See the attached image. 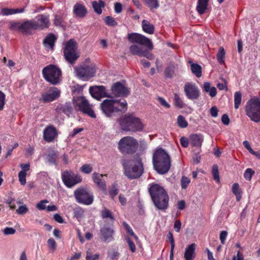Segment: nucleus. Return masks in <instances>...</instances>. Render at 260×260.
Returning a JSON list of instances; mask_svg holds the SVG:
<instances>
[{
	"instance_id": "nucleus-1",
	"label": "nucleus",
	"mask_w": 260,
	"mask_h": 260,
	"mask_svg": "<svg viewBox=\"0 0 260 260\" xmlns=\"http://www.w3.org/2000/svg\"><path fill=\"white\" fill-rule=\"evenodd\" d=\"M127 39L132 43H137L146 47L147 49L143 50L142 47L137 45H133L129 47V52L133 55H136L140 57H145L149 60L154 58L152 53L148 50L153 49V45L151 40L144 35L138 33L128 34Z\"/></svg>"
},
{
	"instance_id": "nucleus-2",
	"label": "nucleus",
	"mask_w": 260,
	"mask_h": 260,
	"mask_svg": "<svg viewBox=\"0 0 260 260\" xmlns=\"http://www.w3.org/2000/svg\"><path fill=\"white\" fill-rule=\"evenodd\" d=\"M124 174L131 179L139 178L143 173L144 167L141 157L136 155L130 160L123 159L121 161Z\"/></svg>"
},
{
	"instance_id": "nucleus-3",
	"label": "nucleus",
	"mask_w": 260,
	"mask_h": 260,
	"mask_svg": "<svg viewBox=\"0 0 260 260\" xmlns=\"http://www.w3.org/2000/svg\"><path fill=\"white\" fill-rule=\"evenodd\" d=\"M154 169L160 174H165L170 169L171 160L170 155L162 148L156 149L152 156Z\"/></svg>"
},
{
	"instance_id": "nucleus-4",
	"label": "nucleus",
	"mask_w": 260,
	"mask_h": 260,
	"mask_svg": "<svg viewBox=\"0 0 260 260\" xmlns=\"http://www.w3.org/2000/svg\"><path fill=\"white\" fill-rule=\"evenodd\" d=\"M119 123L121 128L125 131L140 132L144 128L140 119L133 114L124 115L119 119Z\"/></svg>"
},
{
	"instance_id": "nucleus-5",
	"label": "nucleus",
	"mask_w": 260,
	"mask_h": 260,
	"mask_svg": "<svg viewBox=\"0 0 260 260\" xmlns=\"http://www.w3.org/2000/svg\"><path fill=\"white\" fill-rule=\"evenodd\" d=\"M101 108L106 116L110 117L115 112H117L122 110L126 111L127 110V103L124 99L122 101L118 100L106 99L101 104Z\"/></svg>"
},
{
	"instance_id": "nucleus-6",
	"label": "nucleus",
	"mask_w": 260,
	"mask_h": 260,
	"mask_svg": "<svg viewBox=\"0 0 260 260\" xmlns=\"http://www.w3.org/2000/svg\"><path fill=\"white\" fill-rule=\"evenodd\" d=\"M76 76L79 79L88 81L93 77L96 72V67L91 63H83L74 67Z\"/></svg>"
},
{
	"instance_id": "nucleus-7",
	"label": "nucleus",
	"mask_w": 260,
	"mask_h": 260,
	"mask_svg": "<svg viewBox=\"0 0 260 260\" xmlns=\"http://www.w3.org/2000/svg\"><path fill=\"white\" fill-rule=\"evenodd\" d=\"M245 111L251 120L260 122V100L253 98L249 100L245 107Z\"/></svg>"
},
{
	"instance_id": "nucleus-8",
	"label": "nucleus",
	"mask_w": 260,
	"mask_h": 260,
	"mask_svg": "<svg viewBox=\"0 0 260 260\" xmlns=\"http://www.w3.org/2000/svg\"><path fill=\"white\" fill-rule=\"evenodd\" d=\"M44 79L53 85L59 83L61 79L60 70L53 64H50L45 67L42 71Z\"/></svg>"
},
{
	"instance_id": "nucleus-9",
	"label": "nucleus",
	"mask_w": 260,
	"mask_h": 260,
	"mask_svg": "<svg viewBox=\"0 0 260 260\" xmlns=\"http://www.w3.org/2000/svg\"><path fill=\"white\" fill-rule=\"evenodd\" d=\"M138 146L136 139L130 136L121 139L118 143V149L123 154H132L136 152Z\"/></svg>"
},
{
	"instance_id": "nucleus-10",
	"label": "nucleus",
	"mask_w": 260,
	"mask_h": 260,
	"mask_svg": "<svg viewBox=\"0 0 260 260\" xmlns=\"http://www.w3.org/2000/svg\"><path fill=\"white\" fill-rule=\"evenodd\" d=\"M9 28L13 31L18 30L25 35H31L32 30H37L34 20H27L22 23L10 22Z\"/></svg>"
},
{
	"instance_id": "nucleus-11",
	"label": "nucleus",
	"mask_w": 260,
	"mask_h": 260,
	"mask_svg": "<svg viewBox=\"0 0 260 260\" xmlns=\"http://www.w3.org/2000/svg\"><path fill=\"white\" fill-rule=\"evenodd\" d=\"M77 49V43L73 39L70 40L66 43L63 49L64 55L66 60L71 64H74L79 57Z\"/></svg>"
},
{
	"instance_id": "nucleus-12",
	"label": "nucleus",
	"mask_w": 260,
	"mask_h": 260,
	"mask_svg": "<svg viewBox=\"0 0 260 260\" xmlns=\"http://www.w3.org/2000/svg\"><path fill=\"white\" fill-rule=\"evenodd\" d=\"M74 196L78 203L89 205L93 201V196L87 189L80 187L74 191Z\"/></svg>"
},
{
	"instance_id": "nucleus-13",
	"label": "nucleus",
	"mask_w": 260,
	"mask_h": 260,
	"mask_svg": "<svg viewBox=\"0 0 260 260\" xmlns=\"http://www.w3.org/2000/svg\"><path fill=\"white\" fill-rule=\"evenodd\" d=\"M61 179L64 184L69 188H71L82 181V178L72 171L66 170L61 173Z\"/></svg>"
},
{
	"instance_id": "nucleus-14",
	"label": "nucleus",
	"mask_w": 260,
	"mask_h": 260,
	"mask_svg": "<svg viewBox=\"0 0 260 260\" xmlns=\"http://www.w3.org/2000/svg\"><path fill=\"white\" fill-rule=\"evenodd\" d=\"M184 92L186 98L190 100H198L200 96V89L194 83H186L184 86Z\"/></svg>"
},
{
	"instance_id": "nucleus-15",
	"label": "nucleus",
	"mask_w": 260,
	"mask_h": 260,
	"mask_svg": "<svg viewBox=\"0 0 260 260\" xmlns=\"http://www.w3.org/2000/svg\"><path fill=\"white\" fill-rule=\"evenodd\" d=\"M77 106L79 109L84 114H86L92 118H95L96 115L92 109L91 105L84 96H81L77 99Z\"/></svg>"
},
{
	"instance_id": "nucleus-16",
	"label": "nucleus",
	"mask_w": 260,
	"mask_h": 260,
	"mask_svg": "<svg viewBox=\"0 0 260 260\" xmlns=\"http://www.w3.org/2000/svg\"><path fill=\"white\" fill-rule=\"evenodd\" d=\"M60 91L56 87H51L43 92L40 101L43 103H49L58 98Z\"/></svg>"
},
{
	"instance_id": "nucleus-17",
	"label": "nucleus",
	"mask_w": 260,
	"mask_h": 260,
	"mask_svg": "<svg viewBox=\"0 0 260 260\" xmlns=\"http://www.w3.org/2000/svg\"><path fill=\"white\" fill-rule=\"evenodd\" d=\"M89 92L94 99L100 100L105 97H110L104 86H94L89 88Z\"/></svg>"
},
{
	"instance_id": "nucleus-18",
	"label": "nucleus",
	"mask_w": 260,
	"mask_h": 260,
	"mask_svg": "<svg viewBox=\"0 0 260 260\" xmlns=\"http://www.w3.org/2000/svg\"><path fill=\"white\" fill-rule=\"evenodd\" d=\"M112 92L116 96H127L130 93L129 90L121 82L114 83L111 88Z\"/></svg>"
},
{
	"instance_id": "nucleus-19",
	"label": "nucleus",
	"mask_w": 260,
	"mask_h": 260,
	"mask_svg": "<svg viewBox=\"0 0 260 260\" xmlns=\"http://www.w3.org/2000/svg\"><path fill=\"white\" fill-rule=\"evenodd\" d=\"M148 190L152 200H156L158 197L168 193L162 186L157 184H151Z\"/></svg>"
},
{
	"instance_id": "nucleus-20",
	"label": "nucleus",
	"mask_w": 260,
	"mask_h": 260,
	"mask_svg": "<svg viewBox=\"0 0 260 260\" xmlns=\"http://www.w3.org/2000/svg\"><path fill=\"white\" fill-rule=\"evenodd\" d=\"M169 196L168 193L157 198L156 200H152L155 207L160 210H165L169 206Z\"/></svg>"
},
{
	"instance_id": "nucleus-21",
	"label": "nucleus",
	"mask_w": 260,
	"mask_h": 260,
	"mask_svg": "<svg viewBox=\"0 0 260 260\" xmlns=\"http://www.w3.org/2000/svg\"><path fill=\"white\" fill-rule=\"evenodd\" d=\"M36 18L37 20H35L36 29L43 30L49 27L50 22L48 15L41 14L39 15Z\"/></svg>"
},
{
	"instance_id": "nucleus-22",
	"label": "nucleus",
	"mask_w": 260,
	"mask_h": 260,
	"mask_svg": "<svg viewBox=\"0 0 260 260\" xmlns=\"http://www.w3.org/2000/svg\"><path fill=\"white\" fill-rule=\"evenodd\" d=\"M57 137V130L53 125L47 126L44 130L43 138L46 142H53Z\"/></svg>"
},
{
	"instance_id": "nucleus-23",
	"label": "nucleus",
	"mask_w": 260,
	"mask_h": 260,
	"mask_svg": "<svg viewBox=\"0 0 260 260\" xmlns=\"http://www.w3.org/2000/svg\"><path fill=\"white\" fill-rule=\"evenodd\" d=\"M114 230L108 226L104 225L100 229V238L106 242H109L113 239Z\"/></svg>"
},
{
	"instance_id": "nucleus-24",
	"label": "nucleus",
	"mask_w": 260,
	"mask_h": 260,
	"mask_svg": "<svg viewBox=\"0 0 260 260\" xmlns=\"http://www.w3.org/2000/svg\"><path fill=\"white\" fill-rule=\"evenodd\" d=\"M104 176H107V175L100 174L99 173L94 172L92 174V180L94 183L101 190L104 192H106L107 187L106 182L103 179Z\"/></svg>"
},
{
	"instance_id": "nucleus-25",
	"label": "nucleus",
	"mask_w": 260,
	"mask_h": 260,
	"mask_svg": "<svg viewBox=\"0 0 260 260\" xmlns=\"http://www.w3.org/2000/svg\"><path fill=\"white\" fill-rule=\"evenodd\" d=\"M196 247L197 245L195 243H192L186 246L184 254L185 260H193L196 255Z\"/></svg>"
},
{
	"instance_id": "nucleus-26",
	"label": "nucleus",
	"mask_w": 260,
	"mask_h": 260,
	"mask_svg": "<svg viewBox=\"0 0 260 260\" xmlns=\"http://www.w3.org/2000/svg\"><path fill=\"white\" fill-rule=\"evenodd\" d=\"M56 111L57 113L62 112L68 116L72 114L73 109L72 104L70 102L64 104H60L56 108Z\"/></svg>"
},
{
	"instance_id": "nucleus-27",
	"label": "nucleus",
	"mask_w": 260,
	"mask_h": 260,
	"mask_svg": "<svg viewBox=\"0 0 260 260\" xmlns=\"http://www.w3.org/2000/svg\"><path fill=\"white\" fill-rule=\"evenodd\" d=\"M73 12L76 16L80 18L84 17L87 14L86 8L80 3H76L74 5Z\"/></svg>"
},
{
	"instance_id": "nucleus-28",
	"label": "nucleus",
	"mask_w": 260,
	"mask_h": 260,
	"mask_svg": "<svg viewBox=\"0 0 260 260\" xmlns=\"http://www.w3.org/2000/svg\"><path fill=\"white\" fill-rule=\"evenodd\" d=\"M178 65L174 62H170L169 66L166 68L164 73L166 78H171L175 74V71L178 68Z\"/></svg>"
},
{
	"instance_id": "nucleus-29",
	"label": "nucleus",
	"mask_w": 260,
	"mask_h": 260,
	"mask_svg": "<svg viewBox=\"0 0 260 260\" xmlns=\"http://www.w3.org/2000/svg\"><path fill=\"white\" fill-rule=\"evenodd\" d=\"M191 144L195 147H201L203 141V136L200 134H192L190 136Z\"/></svg>"
},
{
	"instance_id": "nucleus-30",
	"label": "nucleus",
	"mask_w": 260,
	"mask_h": 260,
	"mask_svg": "<svg viewBox=\"0 0 260 260\" xmlns=\"http://www.w3.org/2000/svg\"><path fill=\"white\" fill-rule=\"evenodd\" d=\"M142 27L143 30L146 33L150 35L154 34V26L149 21L143 20L142 22Z\"/></svg>"
},
{
	"instance_id": "nucleus-31",
	"label": "nucleus",
	"mask_w": 260,
	"mask_h": 260,
	"mask_svg": "<svg viewBox=\"0 0 260 260\" xmlns=\"http://www.w3.org/2000/svg\"><path fill=\"white\" fill-rule=\"evenodd\" d=\"M209 0H198L197 10L198 12L202 15L205 12L207 9Z\"/></svg>"
},
{
	"instance_id": "nucleus-32",
	"label": "nucleus",
	"mask_w": 260,
	"mask_h": 260,
	"mask_svg": "<svg viewBox=\"0 0 260 260\" xmlns=\"http://www.w3.org/2000/svg\"><path fill=\"white\" fill-rule=\"evenodd\" d=\"M55 40L56 38L55 36L52 34H50L45 38L43 41V43L45 47H49L51 48H53Z\"/></svg>"
},
{
	"instance_id": "nucleus-33",
	"label": "nucleus",
	"mask_w": 260,
	"mask_h": 260,
	"mask_svg": "<svg viewBox=\"0 0 260 260\" xmlns=\"http://www.w3.org/2000/svg\"><path fill=\"white\" fill-rule=\"evenodd\" d=\"M94 11L98 14H101L102 12V8H104L105 3L104 1L100 0L99 2L93 1L92 3Z\"/></svg>"
},
{
	"instance_id": "nucleus-34",
	"label": "nucleus",
	"mask_w": 260,
	"mask_h": 260,
	"mask_svg": "<svg viewBox=\"0 0 260 260\" xmlns=\"http://www.w3.org/2000/svg\"><path fill=\"white\" fill-rule=\"evenodd\" d=\"M58 155V153L57 152L52 149H49L48 151L47 159L49 162L55 164Z\"/></svg>"
},
{
	"instance_id": "nucleus-35",
	"label": "nucleus",
	"mask_w": 260,
	"mask_h": 260,
	"mask_svg": "<svg viewBox=\"0 0 260 260\" xmlns=\"http://www.w3.org/2000/svg\"><path fill=\"white\" fill-rule=\"evenodd\" d=\"M191 70L192 73L197 77L199 78L202 76V67L197 63H192L191 64Z\"/></svg>"
},
{
	"instance_id": "nucleus-36",
	"label": "nucleus",
	"mask_w": 260,
	"mask_h": 260,
	"mask_svg": "<svg viewBox=\"0 0 260 260\" xmlns=\"http://www.w3.org/2000/svg\"><path fill=\"white\" fill-rule=\"evenodd\" d=\"M242 102V93L240 91H236L234 94V107L238 109Z\"/></svg>"
},
{
	"instance_id": "nucleus-37",
	"label": "nucleus",
	"mask_w": 260,
	"mask_h": 260,
	"mask_svg": "<svg viewBox=\"0 0 260 260\" xmlns=\"http://www.w3.org/2000/svg\"><path fill=\"white\" fill-rule=\"evenodd\" d=\"M225 52L223 47H220L217 53V59L220 64L224 63Z\"/></svg>"
},
{
	"instance_id": "nucleus-38",
	"label": "nucleus",
	"mask_w": 260,
	"mask_h": 260,
	"mask_svg": "<svg viewBox=\"0 0 260 260\" xmlns=\"http://www.w3.org/2000/svg\"><path fill=\"white\" fill-rule=\"evenodd\" d=\"M174 105L175 107L179 109H182L184 107V103L179 95L177 93L174 94Z\"/></svg>"
},
{
	"instance_id": "nucleus-39",
	"label": "nucleus",
	"mask_w": 260,
	"mask_h": 260,
	"mask_svg": "<svg viewBox=\"0 0 260 260\" xmlns=\"http://www.w3.org/2000/svg\"><path fill=\"white\" fill-rule=\"evenodd\" d=\"M101 216L103 219L110 218L112 221L114 220V217L112 215L111 211L106 208H104L101 211Z\"/></svg>"
},
{
	"instance_id": "nucleus-40",
	"label": "nucleus",
	"mask_w": 260,
	"mask_h": 260,
	"mask_svg": "<svg viewBox=\"0 0 260 260\" xmlns=\"http://www.w3.org/2000/svg\"><path fill=\"white\" fill-rule=\"evenodd\" d=\"M119 189L118 188V185L116 183H114L109 189V193L110 197L114 199L115 197L118 194Z\"/></svg>"
},
{
	"instance_id": "nucleus-41",
	"label": "nucleus",
	"mask_w": 260,
	"mask_h": 260,
	"mask_svg": "<svg viewBox=\"0 0 260 260\" xmlns=\"http://www.w3.org/2000/svg\"><path fill=\"white\" fill-rule=\"evenodd\" d=\"M212 173L214 179L217 182L220 181V178L218 171V167L217 165H214L212 167Z\"/></svg>"
},
{
	"instance_id": "nucleus-42",
	"label": "nucleus",
	"mask_w": 260,
	"mask_h": 260,
	"mask_svg": "<svg viewBox=\"0 0 260 260\" xmlns=\"http://www.w3.org/2000/svg\"><path fill=\"white\" fill-rule=\"evenodd\" d=\"M177 123L178 126L181 128H185L188 125L187 122L186 121L185 118L182 115L178 116Z\"/></svg>"
},
{
	"instance_id": "nucleus-43",
	"label": "nucleus",
	"mask_w": 260,
	"mask_h": 260,
	"mask_svg": "<svg viewBox=\"0 0 260 260\" xmlns=\"http://www.w3.org/2000/svg\"><path fill=\"white\" fill-rule=\"evenodd\" d=\"M119 256V252L115 249L110 250L108 252V257L110 258L111 260L117 259Z\"/></svg>"
},
{
	"instance_id": "nucleus-44",
	"label": "nucleus",
	"mask_w": 260,
	"mask_h": 260,
	"mask_svg": "<svg viewBox=\"0 0 260 260\" xmlns=\"http://www.w3.org/2000/svg\"><path fill=\"white\" fill-rule=\"evenodd\" d=\"M80 171L86 174L90 173L92 171V167L89 164L83 165L80 168Z\"/></svg>"
},
{
	"instance_id": "nucleus-45",
	"label": "nucleus",
	"mask_w": 260,
	"mask_h": 260,
	"mask_svg": "<svg viewBox=\"0 0 260 260\" xmlns=\"http://www.w3.org/2000/svg\"><path fill=\"white\" fill-rule=\"evenodd\" d=\"M190 182V180L189 178L184 176H182L181 179V186L182 189H186Z\"/></svg>"
},
{
	"instance_id": "nucleus-46",
	"label": "nucleus",
	"mask_w": 260,
	"mask_h": 260,
	"mask_svg": "<svg viewBox=\"0 0 260 260\" xmlns=\"http://www.w3.org/2000/svg\"><path fill=\"white\" fill-rule=\"evenodd\" d=\"M99 257L100 255L99 254L92 255V252L90 250H88L86 252V260H98L99 258Z\"/></svg>"
},
{
	"instance_id": "nucleus-47",
	"label": "nucleus",
	"mask_w": 260,
	"mask_h": 260,
	"mask_svg": "<svg viewBox=\"0 0 260 260\" xmlns=\"http://www.w3.org/2000/svg\"><path fill=\"white\" fill-rule=\"evenodd\" d=\"M255 172L250 168L247 169L244 174V178L250 181L252 176L254 174Z\"/></svg>"
},
{
	"instance_id": "nucleus-48",
	"label": "nucleus",
	"mask_w": 260,
	"mask_h": 260,
	"mask_svg": "<svg viewBox=\"0 0 260 260\" xmlns=\"http://www.w3.org/2000/svg\"><path fill=\"white\" fill-rule=\"evenodd\" d=\"M48 203L49 201L45 199L41 200L39 203H38L37 204L36 207L39 210H44L46 209V207H47L46 206V204Z\"/></svg>"
},
{
	"instance_id": "nucleus-49",
	"label": "nucleus",
	"mask_w": 260,
	"mask_h": 260,
	"mask_svg": "<svg viewBox=\"0 0 260 260\" xmlns=\"http://www.w3.org/2000/svg\"><path fill=\"white\" fill-rule=\"evenodd\" d=\"M26 173L24 171H20L18 173L19 181L22 185L26 184Z\"/></svg>"
},
{
	"instance_id": "nucleus-50",
	"label": "nucleus",
	"mask_w": 260,
	"mask_h": 260,
	"mask_svg": "<svg viewBox=\"0 0 260 260\" xmlns=\"http://www.w3.org/2000/svg\"><path fill=\"white\" fill-rule=\"evenodd\" d=\"M147 5L151 8L156 9L159 7L158 0H145Z\"/></svg>"
},
{
	"instance_id": "nucleus-51",
	"label": "nucleus",
	"mask_w": 260,
	"mask_h": 260,
	"mask_svg": "<svg viewBox=\"0 0 260 260\" xmlns=\"http://www.w3.org/2000/svg\"><path fill=\"white\" fill-rule=\"evenodd\" d=\"M105 22L107 25L111 26H116L117 25V23L115 20L111 16H107L106 17Z\"/></svg>"
},
{
	"instance_id": "nucleus-52",
	"label": "nucleus",
	"mask_w": 260,
	"mask_h": 260,
	"mask_svg": "<svg viewBox=\"0 0 260 260\" xmlns=\"http://www.w3.org/2000/svg\"><path fill=\"white\" fill-rule=\"evenodd\" d=\"M28 211V209L26 205H23L19 206V208L16 210V212L19 215H23L27 213Z\"/></svg>"
},
{
	"instance_id": "nucleus-53",
	"label": "nucleus",
	"mask_w": 260,
	"mask_h": 260,
	"mask_svg": "<svg viewBox=\"0 0 260 260\" xmlns=\"http://www.w3.org/2000/svg\"><path fill=\"white\" fill-rule=\"evenodd\" d=\"M48 246L49 248L52 249L53 251H54L56 249V243L53 238H50L47 241Z\"/></svg>"
},
{
	"instance_id": "nucleus-54",
	"label": "nucleus",
	"mask_w": 260,
	"mask_h": 260,
	"mask_svg": "<svg viewBox=\"0 0 260 260\" xmlns=\"http://www.w3.org/2000/svg\"><path fill=\"white\" fill-rule=\"evenodd\" d=\"M84 213L83 210L81 208H75L74 210V216L77 218H81L83 216Z\"/></svg>"
},
{
	"instance_id": "nucleus-55",
	"label": "nucleus",
	"mask_w": 260,
	"mask_h": 260,
	"mask_svg": "<svg viewBox=\"0 0 260 260\" xmlns=\"http://www.w3.org/2000/svg\"><path fill=\"white\" fill-rule=\"evenodd\" d=\"M126 241L128 243V247L132 252L136 251V246L134 243L131 240L129 237L126 238Z\"/></svg>"
},
{
	"instance_id": "nucleus-56",
	"label": "nucleus",
	"mask_w": 260,
	"mask_h": 260,
	"mask_svg": "<svg viewBox=\"0 0 260 260\" xmlns=\"http://www.w3.org/2000/svg\"><path fill=\"white\" fill-rule=\"evenodd\" d=\"M1 14L3 16H7L14 14L13 9L3 8L2 9Z\"/></svg>"
},
{
	"instance_id": "nucleus-57",
	"label": "nucleus",
	"mask_w": 260,
	"mask_h": 260,
	"mask_svg": "<svg viewBox=\"0 0 260 260\" xmlns=\"http://www.w3.org/2000/svg\"><path fill=\"white\" fill-rule=\"evenodd\" d=\"M157 100L160 104L163 107L167 108H169L170 107V104L168 103L164 98L161 97H158Z\"/></svg>"
},
{
	"instance_id": "nucleus-58",
	"label": "nucleus",
	"mask_w": 260,
	"mask_h": 260,
	"mask_svg": "<svg viewBox=\"0 0 260 260\" xmlns=\"http://www.w3.org/2000/svg\"><path fill=\"white\" fill-rule=\"evenodd\" d=\"M4 233L5 235H13L15 233L16 230L13 228L7 227L4 230Z\"/></svg>"
},
{
	"instance_id": "nucleus-59",
	"label": "nucleus",
	"mask_w": 260,
	"mask_h": 260,
	"mask_svg": "<svg viewBox=\"0 0 260 260\" xmlns=\"http://www.w3.org/2000/svg\"><path fill=\"white\" fill-rule=\"evenodd\" d=\"M62 19L61 17L59 15H55L54 20V24L56 26H61L62 24Z\"/></svg>"
},
{
	"instance_id": "nucleus-60",
	"label": "nucleus",
	"mask_w": 260,
	"mask_h": 260,
	"mask_svg": "<svg viewBox=\"0 0 260 260\" xmlns=\"http://www.w3.org/2000/svg\"><path fill=\"white\" fill-rule=\"evenodd\" d=\"M167 238L171 243V247H175V241L172 233L169 232L167 235Z\"/></svg>"
},
{
	"instance_id": "nucleus-61",
	"label": "nucleus",
	"mask_w": 260,
	"mask_h": 260,
	"mask_svg": "<svg viewBox=\"0 0 260 260\" xmlns=\"http://www.w3.org/2000/svg\"><path fill=\"white\" fill-rule=\"evenodd\" d=\"M228 235V232L225 231H222L220 234V240L222 244L225 243V241Z\"/></svg>"
},
{
	"instance_id": "nucleus-62",
	"label": "nucleus",
	"mask_w": 260,
	"mask_h": 260,
	"mask_svg": "<svg viewBox=\"0 0 260 260\" xmlns=\"http://www.w3.org/2000/svg\"><path fill=\"white\" fill-rule=\"evenodd\" d=\"M181 227V223L180 220H177L175 221L174 224V228L175 231L177 233L179 232Z\"/></svg>"
},
{
	"instance_id": "nucleus-63",
	"label": "nucleus",
	"mask_w": 260,
	"mask_h": 260,
	"mask_svg": "<svg viewBox=\"0 0 260 260\" xmlns=\"http://www.w3.org/2000/svg\"><path fill=\"white\" fill-rule=\"evenodd\" d=\"M206 92L209 93L211 97L213 98L216 96L217 94V90L215 87H212Z\"/></svg>"
},
{
	"instance_id": "nucleus-64",
	"label": "nucleus",
	"mask_w": 260,
	"mask_h": 260,
	"mask_svg": "<svg viewBox=\"0 0 260 260\" xmlns=\"http://www.w3.org/2000/svg\"><path fill=\"white\" fill-rule=\"evenodd\" d=\"M218 110L216 106H213L210 109V114L213 117H216L218 116Z\"/></svg>"
}]
</instances>
